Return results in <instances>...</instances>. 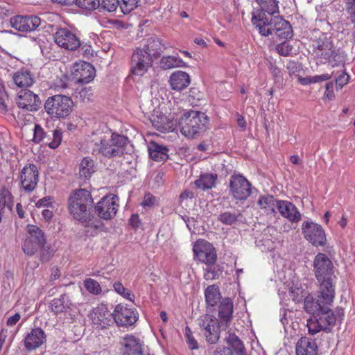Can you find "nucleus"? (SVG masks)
I'll list each match as a JSON object with an SVG mask.
<instances>
[{"mask_svg": "<svg viewBox=\"0 0 355 355\" xmlns=\"http://www.w3.org/2000/svg\"><path fill=\"white\" fill-rule=\"evenodd\" d=\"M16 103L19 107L31 112L37 110L41 104L39 96L30 90L20 91Z\"/></svg>", "mask_w": 355, "mask_h": 355, "instance_id": "obj_19", "label": "nucleus"}, {"mask_svg": "<svg viewBox=\"0 0 355 355\" xmlns=\"http://www.w3.org/2000/svg\"><path fill=\"white\" fill-rule=\"evenodd\" d=\"M260 6L261 12L274 15L279 12L278 1L277 0H256Z\"/></svg>", "mask_w": 355, "mask_h": 355, "instance_id": "obj_41", "label": "nucleus"}, {"mask_svg": "<svg viewBox=\"0 0 355 355\" xmlns=\"http://www.w3.org/2000/svg\"><path fill=\"white\" fill-rule=\"evenodd\" d=\"M21 315L19 313H17L14 315L10 316L7 320V325L8 326H14L16 323L19 320Z\"/></svg>", "mask_w": 355, "mask_h": 355, "instance_id": "obj_62", "label": "nucleus"}, {"mask_svg": "<svg viewBox=\"0 0 355 355\" xmlns=\"http://www.w3.org/2000/svg\"><path fill=\"white\" fill-rule=\"evenodd\" d=\"M102 8L108 12L116 11L120 9L119 0H103L101 3Z\"/></svg>", "mask_w": 355, "mask_h": 355, "instance_id": "obj_49", "label": "nucleus"}, {"mask_svg": "<svg viewBox=\"0 0 355 355\" xmlns=\"http://www.w3.org/2000/svg\"><path fill=\"white\" fill-rule=\"evenodd\" d=\"M72 105L73 102L69 97L58 94L47 98L44 104V108L50 116L61 118L70 114Z\"/></svg>", "mask_w": 355, "mask_h": 355, "instance_id": "obj_7", "label": "nucleus"}, {"mask_svg": "<svg viewBox=\"0 0 355 355\" xmlns=\"http://www.w3.org/2000/svg\"><path fill=\"white\" fill-rule=\"evenodd\" d=\"M228 188L229 194L236 201H244L252 194V184L240 173L230 176Z\"/></svg>", "mask_w": 355, "mask_h": 355, "instance_id": "obj_8", "label": "nucleus"}, {"mask_svg": "<svg viewBox=\"0 0 355 355\" xmlns=\"http://www.w3.org/2000/svg\"><path fill=\"white\" fill-rule=\"evenodd\" d=\"M205 297L207 305L214 307L221 299L218 286L215 284L209 286L205 291Z\"/></svg>", "mask_w": 355, "mask_h": 355, "instance_id": "obj_34", "label": "nucleus"}, {"mask_svg": "<svg viewBox=\"0 0 355 355\" xmlns=\"http://www.w3.org/2000/svg\"><path fill=\"white\" fill-rule=\"evenodd\" d=\"M242 215L240 211H224L218 215V220L225 225H234L241 220Z\"/></svg>", "mask_w": 355, "mask_h": 355, "instance_id": "obj_38", "label": "nucleus"}, {"mask_svg": "<svg viewBox=\"0 0 355 355\" xmlns=\"http://www.w3.org/2000/svg\"><path fill=\"white\" fill-rule=\"evenodd\" d=\"M217 180V174L205 173L199 176L198 179L195 181V184L197 188L205 191L214 187Z\"/></svg>", "mask_w": 355, "mask_h": 355, "instance_id": "obj_30", "label": "nucleus"}, {"mask_svg": "<svg viewBox=\"0 0 355 355\" xmlns=\"http://www.w3.org/2000/svg\"><path fill=\"white\" fill-rule=\"evenodd\" d=\"M252 22L263 36L271 35L272 39L276 37L280 40H287L293 36L290 23L279 15L274 16L260 12L252 17Z\"/></svg>", "mask_w": 355, "mask_h": 355, "instance_id": "obj_2", "label": "nucleus"}, {"mask_svg": "<svg viewBox=\"0 0 355 355\" xmlns=\"http://www.w3.org/2000/svg\"><path fill=\"white\" fill-rule=\"evenodd\" d=\"M346 53L340 49H336L327 59L329 63L334 67L344 64L346 60Z\"/></svg>", "mask_w": 355, "mask_h": 355, "instance_id": "obj_42", "label": "nucleus"}, {"mask_svg": "<svg viewBox=\"0 0 355 355\" xmlns=\"http://www.w3.org/2000/svg\"><path fill=\"white\" fill-rule=\"evenodd\" d=\"M72 303L66 294L61 295L58 299H54L51 303V310L55 313H61L65 311L66 309H69Z\"/></svg>", "mask_w": 355, "mask_h": 355, "instance_id": "obj_36", "label": "nucleus"}, {"mask_svg": "<svg viewBox=\"0 0 355 355\" xmlns=\"http://www.w3.org/2000/svg\"><path fill=\"white\" fill-rule=\"evenodd\" d=\"M164 49L160 40L155 36H151L145 39L144 50L150 54V57H158Z\"/></svg>", "mask_w": 355, "mask_h": 355, "instance_id": "obj_29", "label": "nucleus"}, {"mask_svg": "<svg viewBox=\"0 0 355 355\" xmlns=\"http://www.w3.org/2000/svg\"><path fill=\"white\" fill-rule=\"evenodd\" d=\"M91 92H92V90L90 88H87V87L83 88L79 92L80 96L81 98H83V100L87 99L89 101V97L92 95Z\"/></svg>", "mask_w": 355, "mask_h": 355, "instance_id": "obj_63", "label": "nucleus"}, {"mask_svg": "<svg viewBox=\"0 0 355 355\" xmlns=\"http://www.w3.org/2000/svg\"><path fill=\"white\" fill-rule=\"evenodd\" d=\"M74 73L79 83H87L94 78L95 69L89 62H83L76 64Z\"/></svg>", "mask_w": 355, "mask_h": 355, "instance_id": "obj_24", "label": "nucleus"}, {"mask_svg": "<svg viewBox=\"0 0 355 355\" xmlns=\"http://www.w3.org/2000/svg\"><path fill=\"white\" fill-rule=\"evenodd\" d=\"M153 60L147 51L137 49L132 55L131 71L135 75L141 76L152 66Z\"/></svg>", "mask_w": 355, "mask_h": 355, "instance_id": "obj_14", "label": "nucleus"}, {"mask_svg": "<svg viewBox=\"0 0 355 355\" xmlns=\"http://www.w3.org/2000/svg\"><path fill=\"white\" fill-rule=\"evenodd\" d=\"M336 48L334 46L333 43L331 41H318L317 42L315 53L318 56L323 58L325 60H327L333 51H334Z\"/></svg>", "mask_w": 355, "mask_h": 355, "instance_id": "obj_37", "label": "nucleus"}, {"mask_svg": "<svg viewBox=\"0 0 355 355\" xmlns=\"http://www.w3.org/2000/svg\"><path fill=\"white\" fill-rule=\"evenodd\" d=\"M304 238L315 246H323L326 243V236L322 226L312 221H304L302 225Z\"/></svg>", "mask_w": 355, "mask_h": 355, "instance_id": "obj_10", "label": "nucleus"}, {"mask_svg": "<svg viewBox=\"0 0 355 355\" xmlns=\"http://www.w3.org/2000/svg\"><path fill=\"white\" fill-rule=\"evenodd\" d=\"M140 0H121L120 12L123 15L129 14L139 6Z\"/></svg>", "mask_w": 355, "mask_h": 355, "instance_id": "obj_45", "label": "nucleus"}, {"mask_svg": "<svg viewBox=\"0 0 355 355\" xmlns=\"http://www.w3.org/2000/svg\"><path fill=\"white\" fill-rule=\"evenodd\" d=\"M42 247L44 246L27 237L24 241L22 249L25 254L32 256Z\"/></svg>", "mask_w": 355, "mask_h": 355, "instance_id": "obj_44", "label": "nucleus"}, {"mask_svg": "<svg viewBox=\"0 0 355 355\" xmlns=\"http://www.w3.org/2000/svg\"><path fill=\"white\" fill-rule=\"evenodd\" d=\"M27 232L28 234V239L33 240L37 243H40L43 246L46 243L44 234L42 230H40L37 226L28 225L27 226Z\"/></svg>", "mask_w": 355, "mask_h": 355, "instance_id": "obj_40", "label": "nucleus"}, {"mask_svg": "<svg viewBox=\"0 0 355 355\" xmlns=\"http://www.w3.org/2000/svg\"><path fill=\"white\" fill-rule=\"evenodd\" d=\"M118 196L114 195L103 197L95 206L96 214L104 220L112 218L118 211Z\"/></svg>", "mask_w": 355, "mask_h": 355, "instance_id": "obj_13", "label": "nucleus"}, {"mask_svg": "<svg viewBox=\"0 0 355 355\" xmlns=\"http://www.w3.org/2000/svg\"><path fill=\"white\" fill-rule=\"evenodd\" d=\"M148 152L150 157L155 161H165L168 159V149L166 147L155 142L150 144Z\"/></svg>", "mask_w": 355, "mask_h": 355, "instance_id": "obj_33", "label": "nucleus"}, {"mask_svg": "<svg viewBox=\"0 0 355 355\" xmlns=\"http://www.w3.org/2000/svg\"><path fill=\"white\" fill-rule=\"evenodd\" d=\"M44 135L45 132L42 128L40 125L36 124L34 128L33 141L36 144H39L44 139Z\"/></svg>", "mask_w": 355, "mask_h": 355, "instance_id": "obj_54", "label": "nucleus"}, {"mask_svg": "<svg viewBox=\"0 0 355 355\" xmlns=\"http://www.w3.org/2000/svg\"><path fill=\"white\" fill-rule=\"evenodd\" d=\"M93 204L90 192L85 189L75 191L69 198V211L73 218L85 223L90 220L89 207Z\"/></svg>", "mask_w": 355, "mask_h": 355, "instance_id": "obj_4", "label": "nucleus"}, {"mask_svg": "<svg viewBox=\"0 0 355 355\" xmlns=\"http://www.w3.org/2000/svg\"><path fill=\"white\" fill-rule=\"evenodd\" d=\"M128 139L122 135L110 132H101L92 142L93 155L111 159L124 154Z\"/></svg>", "mask_w": 355, "mask_h": 355, "instance_id": "obj_3", "label": "nucleus"}, {"mask_svg": "<svg viewBox=\"0 0 355 355\" xmlns=\"http://www.w3.org/2000/svg\"><path fill=\"white\" fill-rule=\"evenodd\" d=\"M333 75H334V72H332L330 74L324 73V74H322V75H317V76H311L312 82H313V83H319L321 81L328 80L331 79V78L332 77Z\"/></svg>", "mask_w": 355, "mask_h": 355, "instance_id": "obj_58", "label": "nucleus"}, {"mask_svg": "<svg viewBox=\"0 0 355 355\" xmlns=\"http://www.w3.org/2000/svg\"><path fill=\"white\" fill-rule=\"evenodd\" d=\"M46 342V334L41 328L33 329L28 333L24 338L25 348L28 350H33Z\"/></svg>", "mask_w": 355, "mask_h": 355, "instance_id": "obj_23", "label": "nucleus"}, {"mask_svg": "<svg viewBox=\"0 0 355 355\" xmlns=\"http://www.w3.org/2000/svg\"><path fill=\"white\" fill-rule=\"evenodd\" d=\"M279 200L272 196L266 195L260 196L257 203L261 209H264L271 213H275V208L277 207V202Z\"/></svg>", "mask_w": 355, "mask_h": 355, "instance_id": "obj_39", "label": "nucleus"}, {"mask_svg": "<svg viewBox=\"0 0 355 355\" xmlns=\"http://www.w3.org/2000/svg\"><path fill=\"white\" fill-rule=\"evenodd\" d=\"M277 209L282 216L288 219L291 223H297L301 220V214L291 202L279 200Z\"/></svg>", "mask_w": 355, "mask_h": 355, "instance_id": "obj_22", "label": "nucleus"}, {"mask_svg": "<svg viewBox=\"0 0 355 355\" xmlns=\"http://www.w3.org/2000/svg\"><path fill=\"white\" fill-rule=\"evenodd\" d=\"M233 306L232 301L228 297L224 298L220 302L218 320L223 330L227 329L231 323L233 318Z\"/></svg>", "mask_w": 355, "mask_h": 355, "instance_id": "obj_20", "label": "nucleus"}, {"mask_svg": "<svg viewBox=\"0 0 355 355\" xmlns=\"http://www.w3.org/2000/svg\"><path fill=\"white\" fill-rule=\"evenodd\" d=\"M347 9L353 18L352 21L355 23V0H347Z\"/></svg>", "mask_w": 355, "mask_h": 355, "instance_id": "obj_61", "label": "nucleus"}, {"mask_svg": "<svg viewBox=\"0 0 355 355\" xmlns=\"http://www.w3.org/2000/svg\"><path fill=\"white\" fill-rule=\"evenodd\" d=\"M95 171L94 161L89 157H85L79 165V178L84 181L89 180Z\"/></svg>", "mask_w": 355, "mask_h": 355, "instance_id": "obj_31", "label": "nucleus"}, {"mask_svg": "<svg viewBox=\"0 0 355 355\" xmlns=\"http://www.w3.org/2000/svg\"><path fill=\"white\" fill-rule=\"evenodd\" d=\"M51 198L50 197H44L42 199H40L35 204L37 207H49L51 205Z\"/></svg>", "mask_w": 355, "mask_h": 355, "instance_id": "obj_59", "label": "nucleus"}, {"mask_svg": "<svg viewBox=\"0 0 355 355\" xmlns=\"http://www.w3.org/2000/svg\"><path fill=\"white\" fill-rule=\"evenodd\" d=\"M318 297V300H315L312 296H307L304 300V309L306 312L312 314L313 316L316 315L322 310H325V307L332 303H324L320 293Z\"/></svg>", "mask_w": 355, "mask_h": 355, "instance_id": "obj_28", "label": "nucleus"}, {"mask_svg": "<svg viewBox=\"0 0 355 355\" xmlns=\"http://www.w3.org/2000/svg\"><path fill=\"white\" fill-rule=\"evenodd\" d=\"M349 76L345 71H342L339 75L336 77V87L340 89L345 85L349 80Z\"/></svg>", "mask_w": 355, "mask_h": 355, "instance_id": "obj_52", "label": "nucleus"}, {"mask_svg": "<svg viewBox=\"0 0 355 355\" xmlns=\"http://www.w3.org/2000/svg\"><path fill=\"white\" fill-rule=\"evenodd\" d=\"M20 185L24 191L32 192L39 180V171L36 165L26 164L20 172Z\"/></svg>", "mask_w": 355, "mask_h": 355, "instance_id": "obj_15", "label": "nucleus"}, {"mask_svg": "<svg viewBox=\"0 0 355 355\" xmlns=\"http://www.w3.org/2000/svg\"><path fill=\"white\" fill-rule=\"evenodd\" d=\"M218 277V272L212 268V265L207 266V268L205 270L204 277L207 280H213L216 279Z\"/></svg>", "mask_w": 355, "mask_h": 355, "instance_id": "obj_55", "label": "nucleus"}, {"mask_svg": "<svg viewBox=\"0 0 355 355\" xmlns=\"http://www.w3.org/2000/svg\"><path fill=\"white\" fill-rule=\"evenodd\" d=\"M84 285H85V288L89 293H92L93 294L96 295V294L100 293L101 291V288L99 284L96 281H95L92 279H87L85 280Z\"/></svg>", "mask_w": 355, "mask_h": 355, "instance_id": "obj_48", "label": "nucleus"}, {"mask_svg": "<svg viewBox=\"0 0 355 355\" xmlns=\"http://www.w3.org/2000/svg\"><path fill=\"white\" fill-rule=\"evenodd\" d=\"M160 64L162 67L165 69L184 66L183 60L180 58L175 56L164 57L162 58Z\"/></svg>", "mask_w": 355, "mask_h": 355, "instance_id": "obj_43", "label": "nucleus"}, {"mask_svg": "<svg viewBox=\"0 0 355 355\" xmlns=\"http://www.w3.org/2000/svg\"><path fill=\"white\" fill-rule=\"evenodd\" d=\"M12 80L18 87H29L33 85L35 78L28 69L22 68L13 73Z\"/></svg>", "mask_w": 355, "mask_h": 355, "instance_id": "obj_27", "label": "nucleus"}, {"mask_svg": "<svg viewBox=\"0 0 355 355\" xmlns=\"http://www.w3.org/2000/svg\"><path fill=\"white\" fill-rule=\"evenodd\" d=\"M185 337L190 349H197L198 348V342L194 338L192 331L188 326L185 327Z\"/></svg>", "mask_w": 355, "mask_h": 355, "instance_id": "obj_50", "label": "nucleus"}, {"mask_svg": "<svg viewBox=\"0 0 355 355\" xmlns=\"http://www.w3.org/2000/svg\"><path fill=\"white\" fill-rule=\"evenodd\" d=\"M214 355H232V352L229 347L220 346L217 347Z\"/></svg>", "mask_w": 355, "mask_h": 355, "instance_id": "obj_60", "label": "nucleus"}, {"mask_svg": "<svg viewBox=\"0 0 355 355\" xmlns=\"http://www.w3.org/2000/svg\"><path fill=\"white\" fill-rule=\"evenodd\" d=\"M169 83L172 89L181 91L189 85L191 78L187 73L177 71L171 75Z\"/></svg>", "mask_w": 355, "mask_h": 355, "instance_id": "obj_26", "label": "nucleus"}, {"mask_svg": "<svg viewBox=\"0 0 355 355\" xmlns=\"http://www.w3.org/2000/svg\"><path fill=\"white\" fill-rule=\"evenodd\" d=\"M139 318L138 312L121 304H117L113 312V320L119 327L132 326Z\"/></svg>", "mask_w": 355, "mask_h": 355, "instance_id": "obj_12", "label": "nucleus"}, {"mask_svg": "<svg viewBox=\"0 0 355 355\" xmlns=\"http://www.w3.org/2000/svg\"><path fill=\"white\" fill-rule=\"evenodd\" d=\"M227 334L225 340L234 352L236 355H245V346L239 338L234 332L230 331L227 332Z\"/></svg>", "mask_w": 355, "mask_h": 355, "instance_id": "obj_35", "label": "nucleus"}, {"mask_svg": "<svg viewBox=\"0 0 355 355\" xmlns=\"http://www.w3.org/2000/svg\"><path fill=\"white\" fill-rule=\"evenodd\" d=\"M292 49V46L285 42L277 44L275 48L277 53L282 56H288Z\"/></svg>", "mask_w": 355, "mask_h": 355, "instance_id": "obj_51", "label": "nucleus"}, {"mask_svg": "<svg viewBox=\"0 0 355 355\" xmlns=\"http://www.w3.org/2000/svg\"><path fill=\"white\" fill-rule=\"evenodd\" d=\"M198 324L208 343L214 345L218 343L221 326L216 317L209 314L202 315L198 319Z\"/></svg>", "mask_w": 355, "mask_h": 355, "instance_id": "obj_9", "label": "nucleus"}, {"mask_svg": "<svg viewBox=\"0 0 355 355\" xmlns=\"http://www.w3.org/2000/svg\"><path fill=\"white\" fill-rule=\"evenodd\" d=\"M91 315L93 324L98 328H105L112 322L113 313H110L103 305L94 309Z\"/></svg>", "mask_w": 355, "mask_h": 355, "instance_id": "obj_21", "label": "nucleus"}, {"mask_svg": "<svg viewBox=\"0 0 355 355\" xmlns=\"http://www.w3.org/2000/svg\"><path fill=\"white\" fill-rule=\"evenodd\" d=\"M318 345L315 340L302 337L296 344L297 355H317Z\"/></svg>", "mask_w": 355, "mask_h": 355, "instance_id": "obj_25", "label": "nucleus"}, {"mask_svg": "<svg viewBox=\"0 0 355 355\" xmlns=\"http://www.w3.org/2000/svg\"><path fill=\"white\" fill-rule=\"evenodd\" d=\"M122 355H144V342L133 334H125L120 340Z\"/></svg>", "mask_w": 355, "mask_h": 355, "instance_id": "obj_16", "label": "nucleus"}, {"mask_svg": "<svg viewBox=\"0 0 355 355\" xmlns=\"http://www.w3.org/2000/svg\"><path fill=\"white\" fill-rule=\"evenodd\" d=\"M333 89L334 83L332 82H329L326 84L324 96L329 100H331L335 97Z\"/></svg>", "mask_w": 355, "mask_h": 355, "instance_id": "obj_57", "label": "nucleus"}, {"mask_svg": "<svg viewBox=\"0 0 355 355\" xmlns=\"http://www.w3.org/2000/svg\"><path fill=\"white\" fill-rule=\"evenodd\" d=\"M336 321V318L334 312L327 306L325 310H322L307 320L309 333L314 335L321 331L328 332L334 326Z\"/></svg>", "mask_w": 355, "mask_h": 355, "instance_id": "obj_6", "label": "nucleus"}, {"mask_svg": "<svg viewBox=\"0 0 355 355\" xmlns=\"http://www.w3.org/2000/svg\"><path fill=\"white\" fill-rule=\"evenodd\" d=\"M313 272L320 284V293L323 302L327 304L333 302L335 297V289L333 284L334 266L329 258L323 253H318L314 259Z\"/></svg>", "mask_w": 355, "mask_h": 355, "instance_id": "obj_1", "label": "nucleus"}, {"mask_svg": "<svg viewBox=\"0 0 355 355\" xmlns=\"http://www.w3.org/2000/svg\"><path fill=\"white\" fill-rule=\"evenodd\" d=\"M13 206V197L10 191L6 187H0V223L2 220V216L5 209L12 210Z\"/></svg>", "mask_w": 355, "mask_h": 355, "instance_id": "obj_32", "label": "nucleus"}, {"mask_svg": "<svg viewBox=\"0 0 355 355\" xmlns=\"http://www.w3.org/2000/svg\"><path fill=\"white\" fill-rule=\"evenodd\" d=\"M193 198V193L192 191L185 190L180 196V200L183 201L184 200L191 199Z\"/></svg>", "mask_w": 355, "mask_h": 355, "instance_id": "obj_64", "label": "nucleus"}, {"mask_svg": "<svg viewBox=\"0 0 355 355\" xmlns=\"http://www.w3.org/2000/svg\"><path fill=\"white\" fill-rule=\"evenodd\" d=\"M193 251L195 259L207 266L214 265L216 262L217 256L215 248L206 241H197L193 247Z\"/></svg>", "mask_w": 355, "mask_h": 355, "instance_id": "obj_11", "label": "nucleus"}, {"mask_svg": "<svg viewBox=\"0 0 355 355\" xmlns=\"http://www.w3.org/2000/svg\"><path fill=\"white\" fill-rule=\"evenodd\" d=\"M76 4L82 9L94 10L100 6L99 0H75Z\"/></svg>", "mask_w": 355, "mask_h": 355, "instance_id": "obj_46", "label": "nucleus"}, {"mask_svg": "<svg viewBox=\"0 0 355 355\" xmlns=\"http://www.w3.org/2000/svg\"><path fill=\"white\" fill-rule=\"evenodd\" d=\"M156 201L155 197L150 193H147L144 196V200L141 202L144 207H152L155 205Z\"/></svg>", "mask_w": 355, "mask_h": 355, "instance_id": "obj_56", "label": "nucleus"}, {"mask_svg": "<svg viewBox=\"0 0 355 355\" xmlns=\"http://www.w3.org/2000/svg\"><path fill=\"white\" fill-rule=\"evenodd\" d=\"M113 287L117 293L130 301H133L135 295L128 289L125 288L121 282H116L114 283Z\"/></svg>", "mask_w": 355, "mask_h": 355, "instance_id": "obj_47", "label": "nucleus"}, {"mask_svg": "<svg viewBox=\"0 0 355 355\" xmlns=\"http://www.w3.org/2000/svg\"><path fill=\"white\" fill-rule=\"evenodd\" d=\"M55 42L60 47L69 51H75L80 46L79 38L70 30L59 28L53 35Z\"/></svg>", "mask_w": 355, "mask_h": 355, "instance_id": "obj_17", "label": "nucleus"}, {"mask_svg": "<svg viewBox=\"0 0 355 355\" xmlns=\"http://www.w3.org/2000/svg\"><path fill=\"white\" fill-rule=\"evenodd\" d=\"M208 123L209 117L204 112L196 110L184 112L179 119L181 133L189 138L203 132Z\"/></svg>", "mask_w": 355, "mask_h": 355, "instance_id": "obj_5", "label": "nucleus"}, {"mask_svg": "<svg viewBox=\"0 0 355 355\" xmlns=\"http://www.w3.org/2000/svg\"><path fill=\"white\" fill-rule=\"evenodd\" d=\"M62 141V132L60 130H55L53 133V140L49 144V146L55 149L60 144Z\"/></svg>", "mask_w": 355, "mask_h": 355, "instance_id": "obj_53", "label": "nucleus"}, {"mask_svg": "<svg viewBox=\"0 0 355 355\" xmlns=\"http://www.w3.org/2000/svg\"><path fill=\"white\" fill-rule=\"evenodd\" d=\"M41 19L35 15H17L10 18V25L20 32H31L40 25Z\"/></svg>", "mask_w": 355, "mask_h": 355, "instance_id": "obj_18", "label": "nucleus"}]
</instances>
